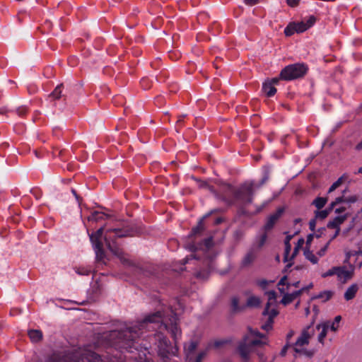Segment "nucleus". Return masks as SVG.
I'll list each match as a JSON object with an SVG mask.
<instances>
[{"label":"nucleus","mask_w":362,"mask_h":362,"mask_svg":"<svg viewBox=\"0 0 362 362\" xmlns=\"http://www.w3.org/2000/svg\"><path fill=\"white\" fill-rule=\"evenodd\" d=\"M177 308H169L167 314L160 311L147 315L143 320L135 324H125L119 330H112L109 339L112 346L122 352L125 350L127 359L135 362H151L149 348L153 342L158 349V354L163 358L170 354L175 355L176 349L162 333L163 330L170 332L176 341L181 335L177 327Z\"/></svg>","instance_id":"f257e3e1"},{"label":"nucleus","mask_w":362,"mask_h":362,"mask_svg":"<svg viewBox=\"0 0 362 362\" xmlns=\"http://www.w3.org/2000/svg\"><path fill=\"white\" fill-rule=\"evenodd\" d=\"M129 235L127 230L121 228H100L97 231L90 235V240L95 253V257L98 261H102L105 258V252L103 250V242L105 243L107 248L116 256H117L121 262L125 265L134 266L132 262L127 256L115 245L114 241L116 238H122Z\"/></svg>","instance_id":"f03ea898"},{"label":"nucleus","mask_w":362,"mask_h":362,"mask_svg":"<svg viewBox=\"0 0 362 362\" xmlns=\"http://www.w3.org/2000/svg\"><path fill=\"white\" fill-rule=\"evenodd\" d=\"M46 362H105L96 353L86 349H79L64 355L53 354Z\"/></svg>","instance_id":"7ed1b4c3"},{"label":"nucleus","mask_w":362,"mask_h":362,"mask_svg":"<svg viewBox=\"0 0 362 362\" xmlns=\"http://www.w3.org/2000/svg\"><path fill=\"white\" fill-rule=\"evenodd\" d=\"M269 179V175L265 174L259 182L247 181L244 182L235 192V197L245 203H252V197L255 189H259Z\"/></svg>","instance_id":"20e7f679"},{"label":"nucleus","mask_w":362,"mask_h":362,"mask_svg":"<svg viewBox=\"0 0 362 362\" xmlns=\"http://www.w3.org/2000/svg\"><path fill=\"white\" fill-rule=\"evenodd\" d=\"M314 333L315 329L313 325L308 326L302 331L296 343L293 344V349L296 353L295 356H297V354L305 355L308 357L313 356V352L307 350L305 346L309 344V339Z\"/></svg>","instance_id":"39448f33"},{"label":"nucleus","mask_w":362,"mask_h":362,"mask_svg":"<svg viewBox=\"0 0 362 362\" xmlns=\"http://www.w3.org/2000/svg\"><path fill=\"white\" fill-rule=\"evenodd\" d=\"M268 301L262 313L263 315L268 316L267 322L262 325V329L269 331L272 327L273 319L278 314L276 310V293L274 291L267 292Z\"/></svg>","instance_id":"423d86ee"},{"label":"nucleus","mask_w":362,"mask_h":362,"mask_svg":"<svg viewBox=\"0 0 362 362\" xmlns=\"http://www.w3.org/2000/svg\"><path fill=\"white\" fill-rule=\"evenodd\" d=\"M308 67L305 64H293L286 66L280 73V78L285 81H292L303 77L307 72Z\"/></svg>","instance_id":"0eeeda50"},{"label":"nucleus","mask_w":362,"mask_h":362,"mask_svg":"<svg viewBox=\"0 0 362 362\" xmlns=\"http://www.w3.org/2000/svg\"><path fill=\"white\" fill-rule=\"evenodd\" d=\"M263 344L259 339L248 340L247 337H245L243 341L238 346V351L241 357L245 360L249 359V354L251 349L253 346Z\"/></svg>","instance_id":"6e6552de"},{"label":"nucleus","mask_w":362,"mask_h":362,"mask_svg":"<svg viewBox=\"0 0 362 362\" xmlns=\"http://www.w3.org/2000/svg\"><path fill=\"white\" fill-rule=\"evenodd\" d=\"M259 252L255 247H252L243 256L240 267L241 269L250 267L258 257Z\"/></svg>","instance_id":"1a4fd4ad"},{"label":"nucleus","mask_w":362,"mask_h":362,"mask_svg":"<svg viewBox=\"0 0 362 362\" xmlns=\"http://www.w3.org/2000/svg\"><path fill=\"white\" fill-rule=\"evenodd\" d=\"M284 212V209L281 208H279L276 210V212L271 214L268 218L267 221L264 226V228L266 231H269L271 229L273 228L275 223L277 222V221L279 219V218L281 216L282 214Z\"/></svg>","instance_id":"9d476101"},{"label":"nucleus","mask_w":362,"mask_h":362,"mask_svg":"<svg viewBox=\"0 0 362 362\" xmlns=\"http://www.w3.org/2000/svg\"><path fill=\"white\" fill-rule=\"evenodd\" d=\"M336 276H337L338 281L341 283H345L352 277V273L345 267H337Z\"/></svg>","instance_id":"9b49d317"},{"label":"nucleus","mask_w":362,"mask_h":362,"mask_svg":"<svg viewBox=\"0 0 362 362\" xmlns=\"http://www.w3.org/2000/svg\"><path fill=\"white\" fill-rule=\"evenodd\" d=\"M303 292V289H299L292 293H284L281 302L282 304L285 305H288L293 302L295 299L298 298L302 294Z\"/></svg>","instance_id":"f8f14e48"},{"label":"nucleus","mask_w":362,"mask_h":362,"mask_svg":"<svg viewBox=\"0 0 362 362\" xmlns=\"http://www.w3.org/2000/svg\"><path fill=\"white\" fill-rule=\"evenodd\" d=\"M347 214L338 215L333 220L329 221L327 228L333 229H340V226L346 219Z\"/></svg>","instance_id":"ddd939ff"},{"label":"nucleus","mask_w":362,"mask_h":362,"mask_svg":"<svg viewBox=\"0 0 362 362\" xmlns=\"http://www.w3.org/2000/svg\"><path fill=\"white\" fill-rule=\"evenodd\" d=\"M329 327V321H327L320 324H318L316 326V329L317 330H320V332L318 335V341L323 344L324 339L327 336V329Z\"/></svg>","instance_id":"4468645a"},{"label":"nucleus","mask_w":362,"mask_h":362,"mask_svg":"<svg viewBox=\"0 0 362 362\" xmlns=\"http://www.w3.org/2000/svg\"><path fill=\"white\" fill-rule=\"evenodd\" d=\"M245 308V305L239 304V298L237 296H233L230 300V309L233 313H237L243 311Z\"/></svg>","instance_id":"2eb2a0df"},{"label":"nucleus","mask_w":362,"mask_h":362,"mask_svg":"<svg viewBox=\"0 0 362 362\" xmlns=\"http://www.w3.org/2000/svg\"><path fill=\"white\" fill-rule=\"evenodd\" d=\"M262 90L267 97H272L276 93V89L273 86L272 81H266L262 85Z\"/></svg>","instance_id":"dca6fc26"},{"label":"nucleus","mask_w":362,"mask_h":362,"mask_svg":"<svg viewBox=\"0 0 362 362\" xmlns=\"http://www.w3.org/2000/svg\"><path fill=\"white\" fill-rule=\"evenodd\" d=\"M358 290V286L356 284H351L345 291L344 293V298L346 300H350L353 299L357 291Z\"/></svg>","instance_id":"f3484780"},{"label":"nucleus","mask_w":362,"mask_h":362,"mask_svg":"<svg viewBox=\"0 0 362 362\" xmlns=\"http://www.w3.org/2000/svg\"><path fill=\"white\" fill-rule=\"evenodd\" d=\"M197 343L196 341H191L184 346L186 356L188 359H191V355L197 349Z\"/></svg>","instance_id":"a211bd4d"},{"label":"nucleus","mask_w":362,"mask_h":362,"mask_svg":"<svg viewBox=\"0 0 362 362\" xmlns=\"http://www.w3.org/2000/svg\"><path fill=\"white\" fill-rule=\"evenodd\" d=\"M303 255L306 259L309 260L313 264L318 262V257L308 247H305L303 251Z\"/></svg>","instance_id":"6ab92c4d"},{"label":"nucleus","mask_w":362,"mask_h":362,"mask_svg":"<svg viewBox=\"0 0 362 362\" xmlns=\"http://www.w3.org/2000/svg\"><path fill=\"white\" fill-rule=\"evenodd\" d=\"M62 85H58L54 90L48 95V99L52 102L58 100L62 96Z\"/></svg>","instance_id":"aec40b11"},{"label":"nucleus","mask_w":362,"mask_h":362,"mask_svg":"<svg viewBox=\"0 0 362 362\" xmlns=\"http://www.w3.org/2000/svg\"><path fill=\"white\" fill-rule=\"evenodd\" d=\"M299 284H300V281H295V282L291 283V284H287L286 283V276H284V277H282L281 279V280L279 281V282L278 284L279 290L280 293H285V289L284 288H281V286H284V285L287 284V287H289L290 286H294L296 288H298V286H299Z\"/></svg>","instance_id":"412c9836"},{"label":"nucleus","mask_w":362,"mask_h":362,"mask_svg":"<svg viewBox=\"0 0 362 362\" xmlns=\"http://www.w3.org/2000/svg\"><path fill=\"white\" fill-rule=\"evenodd\" d=\"M260 299L257 296H251L248 298L245 307L255 308L260 305Z\"/></svg>","instance_id":"4be33fe9"},{"label":"nucleus","mask_w":362,"mask_h":362,"mask_svg":"<svg viewBox=\"0 0 362 362\" xmlns=\"http://www.w3.org/2000/svg\"><path fill=\"white\" fill-rule=\"evenodd\" d=\"M28 335H29V337L30 338L31 341L33 342L39 341L42 337V332L37 329L30 330L28 332Z\"/></svg>","instance_id":"5701e85b"},{"label":"nucleus","mask_w":362,"mask_h":362,"mask_svg":"<svg viewBox=\"0 0 362 362\" xmlns=\"http://www.w3.org/2000/svg\"><path fill=\"white\" fill-rule=\"evenodd\" d=\"M327 202V199L325 198V197H317L316 199H315L312 204L317 209H322L325 205L326 204Z\"/></svg>","instance_id":"b1692460"},{"label":"nucleus","mask_w":362,"mask_h":362,"mask_svg":"<svg viewBox=\"0 0 362 362\" xmlns=\"http://www.w3.org/2000/svg\"><path fill=\"white\" fill-rule=\"evenodd\" d=\"M332 292L330 291H324L320 292L318 295L313 297V298L321 299L322 302H326L331 298Z\"/></svg>","instance_id":"393cba45"},{"label":"nucleus","mask_w":362,"mask_h":362,"mask_svg":"<svg viewBox=\"0 0 362 362\" xmlns=\"http://www.w3.org/2000/svg\"><path fill=\"white\" fill-rule=\"evenodd\" d=\"M107 215L103 212L94 211L89 217L90 221H98L106 218Z\"/></svg>","instance_id":"a878e982"},{"label":"nucleus","mask_w":362,"mask_h":362,"mask_svg":"<svg viewBox=\"0 0 362 362\" xmlns=\"http://www.w3.org/2000/svg\"><path fill=\"white\" fill-rule=\"evenodd\" d=\"M293 24L296 28V33H303L310 28V25H308V24L304 23L303 22L293 23Z\"/></svg>","instance_id":"bb28decb"},{"label":"nucleus","mask_w":362,"mask_h":362,"mask_svg":"<svg viewBox=\"0 0 362 362\" xmlns=\"http://www.w3.org/2000/svg\"><path fill=\"white\" fill-rule=\"evenodd\" d=\"M203 230H204L203 221L200 220L199 222L198 223V225L196 227L192 228L189 235L191 237L195 236V235H198L199 233H200Z\"/></svg>","instance_id":"cd10ccee"},{"label":"nucleus","mask_w":362,"mask_h":362,"mask_svg":"<svg viewBox=\"0 0 362 362\" xmlns=\"http://www.w3.org/2000/svg\"><path fill=\"white\" fill-rule=\"evenodd\" d=\"M332 210H329V207L327 209H325V210H317L315 212V218H319V219H325L327 216L328 214H329V212L331 211Z\"/></svg>","instance_id":"c85d7f7f"},{"label":"nucleus","mask_w":362,"mask_h":362,"mask_svg":"<svg viewBox=\"0 0 362 362\" xmlns=\"http://www.w3.org/2000/svg\"><path fill=\"white\" fill-rule=\"evenodd\" d=\"M267 239V235L266 233L261 235L257 240V245L254 246L255 249H257L259 251L261 249V247L265 244Z\"/></svg>","instance_id":"c756f323"},{"label":"nucleus","mask_w":362,"mask_h":362,"mask_svg":"<svg viewBox=\"0 0 362 362\" xmlns=\"http://www.w3.org/2000/svg\"><path fill=\"white\" fill-rule=\"evenodd\" d=\"M341 320V317L340 315H337L334 317V321L331 323L329 322V327L330 329L333 332H335L337 330L339 327V324Z\"/></svg>","instance_id":"7c9ffc66"},{"label":"nucleus","mask_w":362,"mask_h":362,"mask_svg":"<svg viewBox=\"0 0 362 362\" xmlns=\"http://www.w3.org/2000/svg\"><path fill=\"white\" fill-rule=\"evenodd\" d=\"M304 239L303 238H300L295 247H294V250H293V252L292 253V255H291V259H293L295 257V256L298 254L299 250L302 247L303 245L304 244Z\"/></svg>","instance_id":"2f4dec72"},{"label":"nucleus","mask_w":362,"mask_h":362,"mask_svg":"<svg viewBox=\"0 0 362 362\" xmlns=\"http://www.w3.org/2000/svg\"><path fill=\"white\" fill-rule=\"evenodd\" d=\"M76 274L81 276L89 275L91 272V269L87 267H76L74 269Z\"/></svg>","instance_id":"473e14b6"},{"label":"nucleus","mask_w":362,"mask_h":362,"mask_svg":"<svg viewBox=\"0 0 362 362\" xmlns=\"http://www.w3.org/2000/svg\"><path fill=\"white\" fill-rule=\"evenodd\" d=\"M291 250V244L285 245L284 255V261L289 262L293 259H291L290 252Z\"/></svg>","instance_id":"72a5a7b5"},{"label":"nucleus","mask_w":362,"mask_h":362,"mask_svg":"<svg viewBox=\"0 0 362 362\" xmlns=\"http://www.w3.org/2000/svg\"><path fill=\"white\" fill-rule=\"evenodd\" d=\"M229 342L227 339H218L213 342V344H209L210 347H214L215 349H218L224 344H226Z\"/></svg>","instance_id":"f704fd0d"},{"label":"nucleus","mask_w":362,"mask_h":362,"mask_svg":"<svg viewBox=\"0 0 362 362\" xmlns=\"http://www.w3.org/2000/svg\"><path fill=\"white\" fill-rule=\"evenodd\" d=\"M295 33H296V30L293 23L288 25L284 30V33L286 36H291Z\"/></svg>","instance_id":"c9c22d12"},{"label":"nucleus","mask_w":362,"mask_h":362,"mask_svg":"<svg viewBox=\"0 0 362 362\" xmlns=\"http://www.w3.org/2000/svg\"><path fill=\"white\" fill-rule=\"evenodd\" d=\"M337 272V267H333L329 270H327L326 272H324L321 274V276L322 278H327L328 276L336 275Z\"/></svg>","instance_id":"e433bc0d"},{"label":"nucleus","mask_w":362,"mask_h":362,"mask_svg":"<svg viewBox=\"0 0 362 362\" xmlns=\"http://www.w3.org/2000/svg\"><path fill=\"white\" fill-rule=\"evenodd\" d=\"M342 202H345V198H344L343 196L341 197H338L335 199V200L334 202H332L330 204H329V210H332L333 208L338 204H340V203H342Z\"/></svg>","instance_id":"4c0bfd02"},{"label":"nucleus","mask_w":362,"mask_h":362,"mask_svg":"<svg viewBox=\"0 0 362 362\" xmlns=\"http://www.w3.org/2000/svg\"><path fill=\"white\" fill-rule=\"evenodd\" d=\"M343 176L339 177L336 182H334L328 190V193H331L334 191L342 182Z\"/></svg>","instance_id":"58836bf2"},{"label":"nucleus","mask_w":362,"mask_h":362,"mask_svg":"<svg viewBox=\"0 0 362 362\" xmlns=\"http://www.w3.org/2000/svg\"><path fill=\"white\" fill-rule=\"evenodd\" d=\"M343 176L339 177L336 182H334L328 190V193H331L334 191L342 182Z\"/></svg>","instance_id":"ea45409f"},{"label":"nucleus","mask_w":362,"mask_h":362,"mask_svg":"<svg viewBox=\"0 0 362 362\" xmlns=\"http://www.w3.org/2000/svg\"><path fill=\"white\" fill-rule=\"evenodd\" d=\"M362 255L361 250L359 251H353L350 250L346 252V261H349L351 257H354L357 255Z\"/></svg>","instance_id":"a19ab883"},{"label":"nucleus","mask_w":362,"mask_h":362,"mask_svg":"<svg viewBox=\"0 0 362 362\" xmlns=\"http://www.w3.org/2000/svg\"><path fill=\"white\" fill-rule=\"evenodd\" d=\"M329 245V242H327V243H326V245H324V246H323V247H322V248H321V249L317 252V255H318L319 257H323V256L325 255V253H326V252H327V249H328Z\"/></svg>","instance_id":"79ce46f5"},{"label":"nucleus","mask_w":362,"mask_h":362,"mask_svg":"<svg viewBox=\"0 0 362 362\" xmlns=\"http://www.w3.org/2000/svg\"><path fill=\"white\" fill-rule=\"evenodd\" d=\"M204 245L206 249L210 248L213 245L212 238L210 237V238L204 239Z\"/></svg>","instance_id":"37998d69"},{"label":"nucleus","mask_w":362,"mask_h":362,"mask_svg":"<svg viewBox=\"0 0 362 362\" xmlns=\"http://www.w3.org/2000/svg\"><path fill=\"white\" fill-rule=\"evenodd\" d=\"M357 200H358V197L356 195H352L347 198H345V202L349 203V204L355 203L356 202H357Z\"/></svg>","instance_id":"c03bdc74"},{"label":"nucleus","mask_w":362,"mask_h":362,"mask_svg":"<svg viewBox=\"0 0 362 362\" xmlns=\"http://www.w3.org/2000/svg\"><path fill=\"white\" fill-rule=\"evenodd\" d=\"M257 285L259 286L263 289L266 288L268 284V281L266 279H261L257 281Z\"/></svg>","instance_id":"a18cd8bd"},{"label":"nucleus","mask_w":362,"mask_h":362,"mask_svg":"<svg viewBox=\"0 0 362 362\" xmlns=\"http://www.w3.org/2000/svg\"><path fill=\"white\" fill-rule=\"evenodd\" d=\"M27 112L25 107H19L16 110V112L19 116H23Z\"/></svg>","instance_id":"49530a36"},{"label":"nucleus","mask_w":362,"mask_h":362,"mask_svg":"<svg viewBox=\"0 0 362 362\" xmlns=\"http://www.w3.org/2000/svg\"><path fill=\"white\" fill-rule=\"evenodd\" d=\"M316 219L317 218H313V219H311L309 222V228L310 229V230L312 231H314L315 229V226H316Z\"/></svg>","instance_id":"de8ad7c7"},{"label":"nucleus","mask_w":362,"mask_h":362,"mask_svg":"<svg viewBox=\"0 0 362 362\" xmlns=\"http://www.w3.org/2000/svg\"><path fill=\"white\" fill-rule=\"evenodd\" d=\"M206 353L204 351L200 352L196 357L195 362H202L203 358L205 356Z\"/></svg>","instance_id":"09e8293b"},{"label":"nucleus","mask_w":362,"mask_h":362,"mask_svg":"<svg viewBox=\"0 0 362 362\" xmlns=\"http://www.w3.org/2000/svg\"><path fill=\"white\" fill-rule=\"evenodd\" d=\"M287 4L292 7H294L298 5L299 0H286Z\"/></svg>","instance_id":"8fccbe9b"},{"label":"nucleus","mask_w":362,"mask_h":362,"mask_svg":"<svg viewBox=\"0 0 362 362\" xmlns=\"http://www.w3.org/2000/svg\"><path fill=\"white\" fill-rule=\"evenodd\" d=\"M335 231L334 233V234H332V235L331 236L330 238V240L328 241L329 242V243H331V241H332L334 238H337V236L339 234V232H340V229H334Z\"/></svg>","instance_id":"3c124183"},{"label":"nucleus","mask_w":362,"mask_h":362,"mask_svg":"<svg viewBox=\"0 0 362 362\" xmlns=\"http://www.w3.org/2000/svg\"><path fill=\"white\" fill-rule=\"evenodd\" d=\"M195 258H196L195 256L193 255H190V257H186L185 259H182L183 264H187L190 259H195Z\"/></svg>","instance_id":"603ef678"},{"label":"nucleus","mask_w":362,"mask_h":362,"mask_svg":"<svg viewBox=\"0 0 362 362\" xmlns=\"http://www.w3.org/2000/svg\"><path fill=\"white\" fill-rule=\"evenodd\" d=\"M201 247H202L201 245L198 247V246L194 245V244H192V245L189 244V245H188L187 248L191 251H194Z\"/></svg>","instance_id":"864d4df0"},{"label":"nucleus","mask_w":362,"mask_h":362,"mask_svg":"<svg viewBox=\"0 0 362 362\" xmlns=\"http://www.w3.org/2000/svg\"><path fill=\"white\" fill-rule=\"evenodd\" d=\"M245 3L247 5L252 6L257 4L258 0H244Z\"/></svg>","instance_id":"5fc2aeb1"},{"label":"nucleus","mask_w":362,"mask_h":362,"mask_svg":"<svg viewBox=\"0 0 362 362\" xmlns=\"http://www.w3.org/2000/svg\"><path fill=\"white\" fill-rule=\"evenodd\" d=\"M346 210V208L345 207H339V208H337L335 209V213L339 214V215H341V214H342L343 212H344V211Z\"/></svg>","instance_id":"6e6d98bb"},{"label":"nucleus","mask_w":362,"mask_h":362,"mask_svg":"<svg viewBox=\"0 0 362 362\" xmlns=\"http://www.w3.org/2000/svg\"><path fill=\"white\" fill-rule=\"evenodd\" d=\"M200 187H206V188H208L210 191L214 192V191H213V188H212L211 186H209V185L206 182H202L201 183V185H200Z\"/></svg>","instance_id":"4d7b16f0"},{"label":"nucleus","mask_w":362,"mask_h":362,"mask_svg":"<svg viewBox=\"0 0 362 362\" xmlns=\"http://www.w3.org/2000/svg\"><path fill=\"white\" fill-rule=\"evenodd\" d=\"M288 346V344H286V346H284V348L281 349V353H280L281 356H284L286 355Z\"/></svg>","instance_id":"13d9d810"},{"label":"nucleus","mask_w":362,"mask_h":362,"mask_svg":"<svg viewBox=\"0 0 362 362\" xmlns=\"http://www.w3.org/2000/svg\"><path fill=\"white\" fill-rule=\"evenodd\" d=\"M292 235H288L286 237V239H285V241H284V245H288V244H290V241L292 238Z\"/></svg>","instance_id":"bf43d9fd"},{"label":"nucleus","mask_w":362,"mask_h":362,"mask_svg":"<svg viewBox=\"0 0 362 362\" xmlns=\"http://www.w3.org/2000/svg\"><path fill=\"white\" fill-rule=\"evenodd\" d=\"M313 287V284L310 283L307 286H304V287L301 288L300 289H303V291H305L309 290L310 288H311Z\"/></svg>","instance_id":"052dcab7"},{"label":"nucleus","mask_w":362,"mask_h":362,"mask_svg":"<svg viewBox=\"0 0 362 362\" xmlns=\"http://www.w3.org/2000/svg\"><path fill=\"white\" fill-rule=\"evenodd\" d=\"M265 206H266V204H263L262 205H261L259 206H257V208H256V213L260 212L264 209V207Z\"/></svg>","instance_id":"680f3d73"},{"label":"nucleus","mask_w":362,"mask_h":362,"mask_svg":"<svg viewBox=\"0 0 362 362\" xmlns=\"http://www.w3.org/2000/svg\"><path fill=\"white\" fill-rule=\"evenodd\" d=\"M251 334H253V335H255V336H257V337H260V338H262V337H264V335H263V334H260V333H259V332H252V331H251Z\"/></svg>","instance_id":"e2e57ef3"},{"label":"nucleus","mask_w":362,"mask_h":362,"mask_svg":"<svg viewBox=\"0 0 362 362\" xmlns=\"http://www.w3.org/2000/svg\"><path fill=\"white\" fill-rule=\"evenodd\" d=\"M315 21V18L311 17L308 21V23H307L308 25H310V27L312 26V25L314 23Z\"/></svg>","instance_id":"0e129e2a"},{"label":"nucleus","mask_w":362,"mask_h":362,"mask_svg":"<svg viewBox=\"0 0 362 362\" xmlns=\"http://www.w3.org/2000/svg\"><path fill=\"white\" fill-rule=\"evenodd\" d=\"M71 192H72L73 194L75 196L76 200L79 202V197L76 194V190L75 189H71Z\"/></svg>","instance_id":"69168bd1"},{"label":"nucleus","mask_w":362,"mask_h":362,"mask_svg":"<svg viewBox=\"0 0 362 362\" xmlns=\"http://www.w3.org/2000/svg\"><path fill=\"white\" fill-rule=\"evenodd\" d=\"M270 81H272L273 83V86H274V85L277 84L278 82H279V79L276 78H274L273 79H272Z\"/></svg>","instance_id":"338daca9"},{"label":"nucleus","mask_w":362,"mask_h":362,"mask_svg":"<svg viewBox=\"0 0 362 362\" xmlns=\"http://www.w3.org/2000/svg\"><path fill=\"white\" fill-rule=\"evenodd\" d=\"M356 148L357 150H361L362 149V141L356 145Z\"/></svg>","instance_id":"774afa93"}]
</instances>
